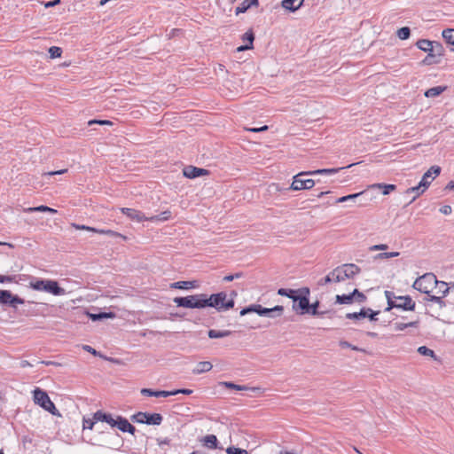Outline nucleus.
I'll return each mask as SVG.
<instances>
[{
	"label": "nucleus",
	"mask_w": 454,
	"mask_h": 454,
	"mask_svg": "<svg viewBox=\"0 0 454 454\" xmlns=\"http://www.w3.org/2000/svg\"><path fill=\"white\" fill-rule=\"evenodd\" d=\"M20 280H29L28 286L35 291H43L56 296H61L66 294V290L60 287L56 280L43 279L29 275L20 276Z\"/></svg>",
	"instance_id": "1"
},
{
	"label": "nucleus",
	"mask_w": 454,
	"mask_h": 454,
	"mask_svg": "<svg viewBox=\"0 0 454 454\" xmlns=\"http://www.w3.org/2000/svg\"><path fill=\"white\" fill-rule=\"evenodd\" d=\"M236 295L237 294L232 292L231 297L228 299V294L225 292H219L209 296L206 294V307L215 308L219 312L226 311L234 307L235 301L233 296Z\"/></svg>",
	"instance_id": "2"
},
{
	"label": "nucleus",
	"mask_w": 454,
	"mask_h": 454,
	"mask_svg": "<svg viewBox=\"0 0 454 454\" xmlns=\"http://www.w3.org/2000/svg\"><path fill=\"white\" fill-rule=\"evenodd\" d=\"M174 302L178 307L188 309H204L206 308V294H198L185 297H176Z\"/></svg>",
	"instance_id": "3"
},
{
	"label": "nucleus",
	"mask_w": 454,
	"mask_h": 454,
	"mask_svg": "<svg viewBox=\"0 0 454 454\" xmlns=\"http://www.w3.org/2000/svg\"><path fill=\"white\" fill-rule=\"evenodd\" d=\"M33 398H34L35 403L38 404L39 406H41L43 409H44L51 414H52V415L59 414V411H58L55 404L52 403V401L50 399L48 394L44 390H42L41 388L36 387L33 391Z\"/></svg>",
	"instance_id": "4"
},
{
	"label": "nucleus",
	"mask_w": 454,
	"mask_h": 454,
	"mask_svg": "<svg viewBox=\"0 0 454 454\" xmlns=\"http://www.w3.org/2000/svg\"><path fill=\"white\" fill-rule=\"evenodd\" d=\"M308 176H313L311 171H301L296 174L293 177V182L290 185V189L293 191H301V190H309L311 189L316 181L311 178H306Z\"/></svg>",
	"instance_id": "5"
},
{
	"label": "nucleus",
	"mask_w": 454,
	"mask_h": 454,
	"mask_svg": "<svg viewBox=\"0 0 454 454\" xmlns=\"http://www.w3.org/2000/svg\"><path fill=\"white\" fill-rule=\"evenodd\" d=\"M436 279L434 274L426 273L414 281L412 287L420 293L429 294L432 288L435 286Z\"/></svg>",
	"instance_id": "6"
},
{
	"label": "nucleus",
	"mask_w": 454,
	"mask_h": 454,
	"mask_svg": "<svg viewBox=\"0 0 454 454\" xmlns=\"http://www.w3.org/2000/svg\"><path fill=\"white\" fill-rule=\"evenodd\" d=\"M309 287H302L300 288V293L297 294V296L294 298V301H293V309L296 312H298L301 315L306 314L308 312V309L309 308Z\"/></svg>",
	"instance_id": "7"
},
{
	"label": "nucleus",
	"mask_w": 454,
	"mask_h": 454,
	"mask_svg": "<svg viewBox=\"0 0 454 454\" xmlns=\"http://www.w3.org/2000/svg\"><path fill=\"white\" fill-rule=\"evenodd\" d=\"M134 422L139 424L154 425L159 426L163 420V417L160 413H150L138 411L131 417Z\"/></svg>",
	"instance_id": "8"
},
{
	"label": "nucleus",
	"mask_w": 454,
	"mask_h": 454,
	"mask_svg": "<svg viewBox=\"0 0 454 454\" xmlns=\"http://www.w3.org/2000/svg\"><path fill=\"white\" fill-rule=\"evenodd\" d=\"M385 296L387 301V307L385 309V311H389L392 309H401L403 310H410L413 311L415 309L416 303L412 299L408 300V303L406 305H410L406 307L405 304L398 305V301L396 300L397 296L391 291H385Z\"/></svg>",
	"instance_id": "9"
},
{
	"label": "nucleus",
	"mask_w": 454,
	"mask_h": 454,
	"mask_svg": "<svg viewBox=\"0 0 454 454\" xmlns=\"http://www.w3.org/2000/svg\"><path fill=\"white\" fill-rule=\"evenodd\" d=\"M25 303V300L18 295L12 294L9 290H0V304L9 306L14 309L18 305Z\"/></svg>",
	"instance_id": "10"
},
{
	"label": "nucleus",
	"mask_w": 454,
	"mask_h": 454,
	"mask_svg": "<svg viewBox=\"0 0 454 454\" xmlns=\"http://www.w3.org/2000/svg\"><path fill=\"white\" fill-rule=\"evenodd\" d=\"M368 190H364L357 193L342 196L336 200V203H342L349 200L355 201V200L356 199H361L359 201V205L364 206L366 204L368 200H372V197H368Z\"/></svg>",
	"instance_id": "11"
},
{
	"label": "nucleus",
	"mask_w": 454,
	"mask_h": 454,
	"mask_svg": "<svg viewBox=\"0 0 454 454\" xmlns=\"http://www.w3.org/2000/svg\"><path fill=\"white\" fill-rule=\"evenodd\" d=\"M121 211L123 215H125L130 220L137 222V223H142L144 221H148V218H149V217L145 216L143 212H141L137 209H135V208L121 207Z\"/></svg>",
	"instance_id": "12"
},
{
	"label": "nucleus",
	"mask_w": 454,
	"mask_h": 454,
	"mask_svg": "<svg viewBox=\"0 0 454 454\" xmlns=\"http://www.w3.org/2000/svg\"><path fill=\"white\" fill-rule=\"evenodd\" d=\"M115 427H117L120 431L123 433L127 432L131 434H134L136 432L135 427L131 425L126 418L121 416H117V422Z\"/></svg>",
	"instance_id": "13"
},
{
	"label": "nucleus",
	"mask_w": 454,
	"mask_h": 454,
	"mask_svg": "<svg viewBox=\"0 0 454 454\" xmlns=\"http://www.w3.org/2000/svg\"><path fill=\"white\" fill-rule=\"evenodd\" d=\"M340 267L346 279L353 278L361 271V269L354 263H345L340 265Z\"/></svg>",
	"instance_id": "14"
},
{
	"label": "nucleus",
	"mask_w": 454,
	"mask_h": 454,
	"mask_svg": "<svg viewBox=\"0 0 454 454\" xmlns=\"http://www.w3.org/2000/svg\"><path fill=\"white\" fill-rule=\"evenodd\" d=\"M183 172H184V176L190 179H193V178H196L200 176L207 174V169L193 167V166H189V167L184 168Z\"/></svg>",
	"instance_id": "15"
},
{
	"label": "nucleus",
	"mask_w": 454,
	"mask_h": 454,
	"mask_svg": "<svg viewBox=\"0 0 454 454\" xmlns=\"http://www.w3.org/2000/svg\"><path fill=\"white\" fill-rule=\"evenodd\" d=\"M441 173V168L439 166H432L422 176L421 182L425 183V184L428 187L431 181L429 180L430 177L434 178L438 176Z\"/></svg>",
	"instance_id": "16"
},
{
	"label": "nucleus",
	"mask_w": 454,
	"mask_h": 454,
	"mask_svg": "<svg viewBox=\"0 0 454 454\" xmlns=\"http://www.w3.org/2000/svg\"><path fill=\"white\" fill-rule=\"evenodd\" d=\"M255 312L261 317H265L266 315V308H263L259 304H253L248 307H246L240 310V316H245L247 313Z\"/></svg>",
	"instance_id": "17"
},
{
	"label": "nucleus",
	"mask_w": 454,
	"mask_h": 454,
	"mask_svg": "<svg viewBox=\"0 0 454 454\" xmlns=\"http://www.w3.org/2000/svg\"><path fill=\"white\" fill-rule=\"evenodd\" d=\"M202 445L209 450H215L218 448V440L215 434H207L200 439Z\"/></svg>",
	"instance_id": "18"
},
{
	"label": "nucleus",
	"mask_w": 454,
	"mask_h": 454,
	"mask_svg": "<svg viewBox=\"0 0 454 454\" xmlns=\"http://www.w3.org/2000/svg\"><path fill=\"white\" fill-rule=\"evenodd\" d=\"M304 0H283L282 7L290 12H295L302 5Z\"/></svg>",
	"instance_id": "19"
},
{
	"label": "nucleus",
	"mask_w": 454,
	"mask_h": 454,
	"mask_svg": "<svg viewBox=\"0 0 454 454\" xmlns=\"http://www.w3.org/2000/svg\"><path fill=\"white\" fill-rule=\"evenodd\" d=\"M213 365L208 361L199 362L196 367L192 370L193 374H201L207 372H209L212 369Z\"/></svg>",
	"instance_id": "20"
},
{
	"label": "nucleus",
	"mask_w": 454,
	"mask_h": 454,
	"mask_svg": "<svg viewBox=\"0 0 454 454\" xmlns=\"http://www.w3.org/2000/svg\"><path fill=\"white\" fill-rule=\"evenodd\" d=\"M427 186L425 184V183H422L420 181L418 185L407 189L406 193H415V195L411 199V201H413L416 200L417 197L422 194L427 190Z\"/></svg>",
	"instance_id": "21"
},
{
	"label": "nucleus",
	"mask_w": 454,
	"mask_h": 454,
	"mask_svg": "<svg viewBox=\"0 0 454 454\" xmlns=\"http://www.w3.org/2000/svg\"><path fill=\"white\" fill-rule=\"evenodd\" d=\"M368 189H380L382 190V194L387 195L391 192L396 189L395 184H373L368 187Z\"/></svg>",
	"instance_id": "22"
},
{
	"label": "nucleus",
	"mask_w": 454,
	"mask_h": 454,
	"mask_svg": "<svg viewBox=\"0 0 454 454\" xmlns=\"http://www.w3.org/2000/svg\"><path fill=\"white\" fill-rule=\"evenodd\" d=\"M354 164H349L347 167H342V168H320V169L312 170L311 172H312L313 176H315V175H333V174L338 173L340 169H343L345 168H350Z\"/></svg>",
	"instance_id": "23"
},
{
	"label": "nucleus",
	"mask_w": 454,
	"mask_h": 454,
	"mask_svg": "<svg viewBox=\"0 0 454 454\" xmlns=\"http://www.w3.org/2000/svg\"><path fill=\"white\" fill-rule=\"evenodd\" d=\"M446 86H435L432 87L425 91V97L427 98H435L441 95L445 90Z\"/></svg>",
	"instance_id": "24"
},
{
	"label": "nucleus",
	"mask_w": 454,
	"mask_h": 454,
	"mask_svg": "<svg viewBox=\"0 0 454 454\" xmlns=\"http://www.w3.org/2000/svg\"><path fill=\"white\" fill-rule=\"evenodd\" d=\"M416 45L419 50L425 52H431V49L434 46V41L420 39L416 43Z\"/></svg>",
	"instance_id": "25"
},
{
	"label": "nucleus",
	"mask_w": 454,
	"mask_h": 454,
	"mask_svg": "<svg viewBox=\"0 0 454 454\" xmlns=\"http://www.w3.org/2000/svg\"><path fill=\"white\" fill-rule=\"evenodd\" d=\"M283 310H284V308H283V306H280V305H277L270 309L266 308L265 317H271V318L280 317L283 314Z\"/></svg>",
	"instance_id": "26"
},
{
	"label": "nucleus",
	"mask_w": 454,
	"mask_h": 454,
	"mask_svg": "<svg viewBox=\"0 0 454 454\" xmlns=\"http://www.w3.org/2000/svg\"><path fill=\"white\" fill-rule=\"evenodd\" d=\"M431 53H433L434 56L439 59V62H441L442 56L444 55V49L442 43L434 41V46L431 49Z\"/></svg>",
	"instance_id": "27"
},
{
	"label": "nucleus",
	"mask_w": 454,
	"mask_h": 454,
	"mask_svg": "<svg viewBox=\"0 0 454 454\" xmlns=\"http://www.w3.org/2000/svg\"><path fill=\"white\" fill-rule=\"evenodd\" d=\"M24 212H27V213H32V212H49V213H51V214H56L57 210L54 209V208H51V207H50L48 206L41 205V206H38V207L25 208Z\"/></svg>",
	"instance_id": "28"
},
{
	"label": "nucleus",
	"mask_w": 454,
	"mask_h": 454,
	"mask_svg": "<svg viewBox=\"0 0 454 454\" xmlns=\"http://www.w3.org/2000/svg\"><path fill=\"white\" fill-rule=\"evenodd\" d=\"M300 293V289L294 290V289H288V288H279L278 290V294L281 296H286L294 301V298L297 296V294Z\"/></svg>",
	"instance_id": "29"
},
{
	"label": "nucleus",
	"mask_w": 454,
	"mask_h": 454,
	"mask_svg": "<svg viewBox=\"0 0 454 454\" xmlns=\"http://www.w3.org/2000/svg\"><path fill=\"white\" fill-rule=\"evenodd\" d=\"M231 334V332L229 330L219 331V330L211 329L207 333V335L210 339L223 338V337L230 336Z\"/></svg>",
	"instance_id": "30"
},
{
	"label": "nucleus",
	"mask_w": 454,
	"mask_h": 454,
	"mask_svg": "<svg viewBox=\"0 0 454 454\" xmlns=\"http://www.w3.org/2000/svg\"><path fill=\"white\" fill-rule=\"evenodd\" d=\"M331 277L333 279V282L336 283L343 282L346 280L345 277L343 276V271L340 266H338L337 268L331 271Z\"/></svg>",
	"instance_id": "31"
},
{
	"label": "nucleus",
	"mask_w": 454,
	"mask_h": 454,
	"mask_svg": "<svg viewBox=\"0 0 454 454\" xmlns=\"http://www.w3.org/2000/svg\"><path fill=\"white\" fill-rule=\"evenodd\" d=\"M320 305V302L318 301H316L313 303H309V308L308 309V312L306 314L311 315V316H317V317H322L325 315V312L319 311L318 307Z\"/></svg>",
	"instance_id": "32"
},
{
	"label": "nucleus",
	"mask_w": 454,
	"mask_h": 454,
	"mask_svg": "<svg viewBox=\"0 0 454 454\" xmlns=\"http://www.w3.org/2000/svg\"><path fill=\"white\" fill-rule=\"evenodd\" d=\"M434 287L437 288V293L441 294V296L443 298L449 294V287L447 286V283L444 281H439L436 279V283H434Z\"/></svg>",
	"instance_id": "33"
},
{
	"label": "nucleus",
	"mask_w": 454,
	"mask_h": 454,
	"mask_svg": "<svg viewBox=\"0 0 454 454\" xmlns=\"http://www.w3.org/2000/svg\"><path fill=\"white\" fill-rule=\"evenodd\" d=\"M21 275H0V283H20L24 282V280H20V277Z\"/></svg>",
	"instance_id": "34"
},
{
	"label": "nucleus",
	"mask_w": 454,
	"mask_h": 454,
	"mask_svg": "<svg viewBox=\"0 0 454 454\" xmlns=\"http://www.w3.org/2000/svg\"><path fill=\"white\" fill-rule=\"evenodd\" d=\"M354 301L353 292L348 294H341L336 296V302L339 304H350Z\"/></svg>",
	"instance_id": "35"
},
{
	"label": "nucleus",
	"mask_w": 454,
	"mask_h": 454,
	"mask_svg": "<svg viewBox=\"0 0 454 454\" xmlns=\"http://www.w3.org/2000/svg\"><path fill=\"white\" fill-rule=\"evenodd\" d=\"M418 325H419V321H412V322H409V323L396 322V323H395L394 327H395V330H396V331H403L408 327H418Z\"/></svg>",
	"instance_id": "36"
},
{
	"label": "nucleus",
	"mask_w": 454,
	"mask_h": 454,
	"mask_svg": "<svg viewBox=\"0 0 454 454\" xmlns=\"http://www.w3.org/2000/svg\"><path fill=\"white\" fill-rule=\"evenodd\" d=\"M442 37L448 44L454 46V29H444L442 31Z\"/></svg>",
	"instance_id": "37"
},
{
	"label": "nucleus",
	"mask_w": 454,
	"mask_h": 454,
	"mask_svg": "<svg viewBox=\"0 0 454 454\" xmlns=\"http://www.w3.org/2000/svg\"><path fill=\"white\" fill-rule=\"evenodd\" d=\"M366 317V310L365 308L361 309L359 312H352V313H347L346 318L348 319H354V320H359L361 318Z\"/></svg>",
	"instance_id": "38"
},
{
	"label": "nucleus",
	"mask_w": 454,
	"mask_h": 454,
	"mask_svg": "<svg viewBox=\"0 0 454 454\" xmlns=\"http://www.w3.org/2000/svg\"><path fill=\"white\" fill-rule=\"evenodd\" d=\"M90 317L93 321H98L104 318H113L114 317V314L113 312H99L98 314H90Z\"/></svg>",
	"instance_id": "39"
},
{
	"label": "nucleus",
	"mask_w": 454,
	"mask_h": 454,
	"mask_svg": "<svg viewBox=\"0 0 454 454\" xmlns=\"http://www.w3.org/2000/svg\"><path fill=\"white\" fill-rule=\"evenodd\" d=\"M418 352L422 356H430V357L434 358V360H437V356H435L434 351L426 346L419 347Z\"/></svg>",
	"instance_id": "40"
},
{
	"label": "nucleus",
	"mask_w": 454,
	"mask_h": 454,
	"mask_svg": "<svg viewBox=\"0 0 454 454\" xmlns=\"http://www.w3.org/2000/svg\"><path fill=\"white\" fill-rule=\"evenodd\" d=\"M425 301H432L438 304L441 308L445 306V302L442 300V296L431 295L430 294L425 298Z\"/></svg>",
	"instance_id": "41"
},
{
	"label": "nucleus",
	"mask_w": 454,
	"mask_h": 454,
	"mask_svg": "<svg viewBox=\"0 0 454 454\" xmlns=\"http://www.w3.org/2000/svg\"><path fill=\"white\" fill-rule=\"evenodd\" d=\"M222 385H223L227 388L235 389V390H239V391L249 389V387L247 386L237 385L233 382H229V381L222 382Z\"/></svg>",
	"instance_id": "42"
},
{
	"label": "nucleus",
	"mask_w": 454,
	"mask_h": 454,
	"mask_svg": "<svg viewBox=\"0 0 454 454\" xmlns=\"http://www.w3.org/2000/svg\"><path fill=\"white\" fill-rule=\"evenodd\" d=\"M173 287L178 289H190L193 288L194 285L192 281H178L173 284Z\"/></svg>",
	"instance_id": "43"
},
{
	"label": "nucleus",
	"mask_w": 454,
	"mask_h": 454,
	"mask_svg": "<svg viewBox=\"0 0 454 454\" xmlns=\"http://www.w3.org/2000/svg\"><path fill=\"white\" fill-rule=\"evenodd\" d=\"M171 213L169 211H164L160 215H153L148 218L150 222L155 221H165L170 217Z\"/></svg>",
	"instance_id": "44"
},
{
	"label": "nucleus",
	"mask_w": 454,
	"mask_h": 454,
	"mask_svg": "<svg viewBox=\"0 0 454 454\" xmlns=\"http://www.w3.org/2000/svg\"><path fill=\"white\" fill-rule=\"evenodd\" d=\"M411 35V29L408 27H401L397 30V36L401 40H406Z\"/></svg>",
	"instance_id": "45"
},
{
	"label": "nucleus",
	"mask_w": 454,
	"mask_h": 454,
	"mask_svg": "<svg viewBox=\"0 0 454 454\" xmlns=\"http://www.w3.org/2000/svg\"><path fill=\"white\" fill-rule=\"evenodd\" d=\"M48 51L51 59L59 58L62 54V49L58 46L50 47Z\"/></svg>",
	"instance_id": "46"
},
{
	"label": "nucleus",
	"mask_w": 454,
	"mask_h": 454,
	"mask_svg": "<svg viewBox=\"0 0 454 454\" xmlns=\"http://www.w3.org/2000/svg\"><path fill=\"white\" fill-rule=\"evenodd\" d=\"M353 297H354V300L356 299V301L357 302H359V303H364L367 300V298L364 295V294L360 292L358 289H354V291H353Z\"/></svg>",
	"instance_id": "47"
},
{
	"label": "nucleus",
	"mask_w": 454,
	"mask_h": 454,
	"mask_svg": "<svg viewBox=\"0 0 454 454\" xmlns=\"http://www.w3.org/2000/svg\"><path fill=\"white\" fill-rule=\"evenodd\" d=\"M242 40L244 42H247V44L253 46V43H254V35L253 31L252 30L247 31L242 35Z\"/></svg>",
	"instance_id": "48"
},
{
	"label": "nucleus",
	"mask_w": 454,
	"mask_h": 454,
	"mask_svg": "<svg viewBox=\"0 0 454 454\" xmlns=\"http://www.w3.org/2000/svg\"><path fill=\"white\" fill-rule=\"evenodd\" d=\"M423 63L426 65L438 64L439 59L434 56L433 53L427 52V56L424 59Z\"/></svg>",
	"instance_id": "49"
},
{
	"label": "nucleus",
	"mask_w": 454,
	"mask_h": 454,
	"mask_svg": "<svg viewBox=\"0 0 454 454\" xmlns=\"http://www.w3.org/2000/svg\"><path fill=\"white\" fill-rule=\"evenodd\" d=\"M340 346L342 348H351V349L356 350V351H363V352H364V349L360 348H358L356 346H354V345H352L351 343H349L347 340H340Z\"/></svg>",
	"instance_id": "50"
},
{
	"label": "nucleus",
	"mask_w": 454,
	"mask_h": 454,
	"mask_svg": "<svg viewBox=\"0 0 454 454\" xmlns=\"http://www.w3.org/2000/svg\"><path fill=\"white\" fill-rule=\"evenodd\" d=\"M97 233L107 235V236H110V237H121V238H124L121 234H120V233H118V232H116L114 231H112V230L99 229L98 231H97Z\"/></svg>",
	"instance_id": "51"
},
{
	"label": "nucleus",
	"mask_w": 454,
	"mask_h": 454,
	"mask_svg": "<svg viewBox=\"0 0 454 454\" xmlns=\"http://www.w3.org/2000/svg\"><path fill=\"white\" fill-rule=\"evenodd\" d=\"M226 453L227 454H248V452L246 450L240 449V448H236L234 446L228 447L226 450Z\"/></svg>",
	"instance_id": "52"
},
{
	"label": "nucleus",
	"mask_w": 454,
	"mask_h": 454,
	"mask_svg": "<svg viewBox=\"0 0 454 454\" xmlns=\"http://www.w3.org/2000/svg\"><path fill=\"white\" fill-rule=\"evenodd\" d=\"M365 310H366V317H369V319L371 321H377L378 320L377 315L380 314L379 310L375 311V310H373V309H372L370 308H365Z\"/></svg>",
	"instance_id": "53"
},
{
	"label": "nucleus",
	"mask_w": 454,
	"mask_h": 454,
	"mask_svg": "<svg viewBox=\"0 0 454 454\" xmlns=\"http://www.w3.org/2000/svg\"><path fill=\"white\" fill-rule=\"evenodd\" d=\"M250 6H249V4H248V0H245L239 6H238L235 10V13L237 15H239V13H243L247 11V9H249Z\"/></svg>",
	"instance_id": "54"
},
{
	"label": "nucleus",
	"mask_w": 454,
	"mask_h": 454,
	"mask_svg": "<svg viewBox=\"0 0 454 454\" xmlns=\"http://www.w3.org/2000/svg\"><path fill=\"white\" fill-rule=\"evenodd\" d=\"M106 419V412L102 411H97L92 417V419L95 421V424L97 422H104V419Z\"/></svg>",
	"instance_id": "55"
},
{
	"label": "nucleus",
	"mask_w": 454,
	"mask_h": 454,
	"mask_svg": "<svg viewBox=\"0 0 454 454\" xmlns=\"http://www.w3.org/2000/svg\"><path fill=\"white\" fill-rule=\"evenodd\" d=\"M399 255L398 252L380 253L376 255V259H387L396 257Z\"/></svg>",
	"instance_id": "56"
},
{
	"label": "nucleus",
	"mask_w": 454,
	"mask_h": 454,
	"mask_svg": "<svg viewBox=\"0 0 454 454\" xmlns=\"http://www.w3.org/2000/svg\"><path fill=\"white\" fill-rule=\"evenodd\" d=\"M104 422L107 423L110 427H115L117 418L114 419L112 414L106 413V419H104Z\"/></svg>",
	"instance_id": "57"
},
{
	"label": "nucleus",
	"mask_w": 454,
	"mask_h": 454,
	"mask_svg": "<svg viewBox=\"0 0 454 454\" xmlns=\"http://www.w3.org/2000/svg\"><path fill=\"white\" fill-rule=\"evenodd\" d=\"M92 124H99V125H113V122L109 120H90L88 121V125L91 126Z\"/></svg>",
	"instance_id": "58"
},
{
	"label": "nucleus",
	"mask_w": 454,
	"mask_h": 454,
	"mask_svg": "<svg viewBox=\"0 0 454 454\" xmlns=\"http://www.w3.org/2000/svg\"><path fill=\"white\" fill-rule=\"evenodd\" d=\"M95 425V421L92 419H83L82 421V427L83 429H90L91 430Z\"/></svg>",
	"instance_id": "59"
},
{
	"label": "nucleus",
	"mask_w": 454,
	"mask_h": 454,
	"mask_svg": "<svg viewBox=\"0 0 454 454\" xmlns=\"http://www.w3.org/2000/svg\"><path fill=\"white\" fill-rule=\"evenodd\" d=\"M173 395V390H155V397H168Z\"/></svg>",
	"instance_id": "60"
},
{
	"label": "nucleus",
	"mask_w": 454,
	"mask_h": 454,
	"mask_svg": "<svg viewBox=\"0 0 454 454\" xmlns=\"http://www.w3.org/2000/svg\"><path fill=\"white\" fill-rule=\"evenodd\" d=\"M192 393H193V390L189 389V388H179V389L173 390V395H178V394H183V395H191Z\"/></svg>",
	"instance_id": "61"
},
{
	"label": "nucleus",
	"mask_w": 454,
	"mask_h": 454,
	"mask_svg": "<svg viewBox=\"0 0 454 454\" xmlns=\"http://www.w3.org/2000/svg\"><path fill=\"white\" fill-rule=\"evenodd\" d=\"M332 282H333V279L332 278V277H331V272H330V273H329L328 275H326L325 278H321V279L319 280L318 284H319L320 286H324V285H327V284L332 283Z\"/></svg>",
	"instance_id": "62"
},
{
	"label": "nucleus",
	"mask_w": 454,
	"mask_h": 454,
	"mask_svg": "<svg viewBox=\"0 0 454 454\" xmlns=\"http://www.w3.org/2000/svg\"><path fill=\"white\" fill-rule=\"evenodd\" d=\"M141 394L145 396H155V390L151 388H142Z\"/></svg>",
	"instance_id": "63"
},
{
	"label": "nucleus",
	"mask_w": 454,
	"mask_h": 454,
	"mask_svg": "<svg viewBox=\"0 0 454 454\" xmlns=\"http://www.w3.org/2000/svg\"><path fill=\"white\" fill-rule=\"evenodd\" d=\"M440 212L445 215H450L452 208L450 205H444L440 208Z\"/></svg>",
	"instance_id": "64"
}]
</instances>
